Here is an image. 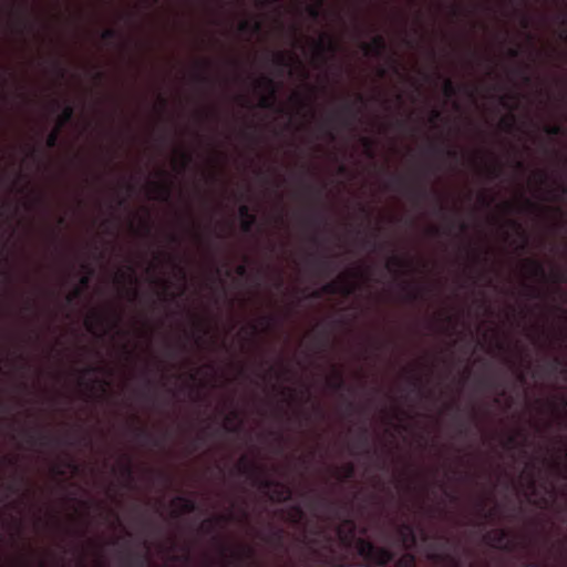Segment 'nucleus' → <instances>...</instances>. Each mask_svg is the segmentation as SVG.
I'll use <instances>...</instances> for the list:
<instances>
[{
	"mask_svg": "<svg viewBox=\"0 0 567 567\" xmlns=\"http://www.w3.org/2000/svg\"><path fill=\"white\" fill-rule=\"evenodd\" d=\"M238 471L240 474L251 477L254 485L268 492L271 501L285 503L291 499V489L287 485L280 481L264 477L261 475V468L249 461L247 456H243L239 460Z\"/></svg>",
	"mask_w": 567,
	"mask_h": 567,
	"instance_id": "obj_1",
	"label": "nucleus"
},
{
	"mask_svg": "<svg viewBox=\"0 0 567 567\" xmlns=\"http://www.w3.org/2000/svg\"><path fill=\"white\" fill-rule=\"evenodd\" d=\"M483 540L491 547L512 551L515 548L514 542L511 539L509 532L505 528H496L484 534Z\"/></svg>",
	"mask_w": 567,
	"mask_h": 567,
	"instance_id": "obj_2",
	"label": "nucleus"
},
{
	"mask_svg": "<svg viewBox=\"0 0 567 567\" xmlns=\"http://www.w3.org/2000/svg\"><path fill=\"white\" fill-rule=\"evenodd\" d=\"M352 292V288L344 280L341 281H330L321 287V289L316 290L311 293V298L320 299L323 295H337L343 293L344 296H349Z\"/></svg>",
	"mask_w": 567,
	"mask_h": 567,
	"instance_id": "obj_3",
	"label": "nucleus"
},
{
	"mask_svg": "<svg viewBox=\"0 0 567 567\" xmlns=\"http://www.w3.org/2000/svg\"><path fill=\"white\" fill-rule=\"evenodd\" d=\"M316 58L323 61L328 53H334L338 50V43L328 34H322L313 41Z\"/></svg>",
	"mask_w": 567,
	"mask_h": 567,
	"instance_id": "obj_4",
	"label": "nucleus"
},
{
	"mask_svg": "<svg viewBox=\"0 0 567 567\" xmlns=\"http://www.w3.org/2000/svg\"><path fill=\"white\" fill-rule=\"evenodd\" d=\"M258 86L266 89L269 92V95L262 96L259 101V105L262 109H270L275 104V95L277 92V86L275 81L270 76H261L257 81Z\"/></svg>",
	"mask_w": 567,
	"mask_h": 567,
	"instance_id": "obj_5",
	"label": "nucleus"
},
{
	"mask_svg": "<svg viewBox=\"0 0 567 567\" xmlns=\"http://www.w3.org/2000/svg\"><path fill=\"white\" fill-rule=\"evenodd\" d=\"M24 435H25L27 442L31 446L38 445L41 447H47V446H50L52 443H55V444L61 443V441L59 439L52 437L49 434H45V433L39 432V431L25 430Z\"/></svg>",
	"mask_w": 567,
	"mask_h": 567,
	"instance_id": "obj_6",
	"label": "nucleus"
},
{
	"mask_svg": "<svg viewBox=\"0 0 567 567\" xmlns=\"http://www.w3.org/2000/svg\"><path fill=\"white\" fill-rule=\"evenodd\" d=\"M362 50L367 56L381 58L386 49V42L382 35H375L371 42H363Z\"/></svg>",
	"mask_w": 567,
	"mask_h": 567,
	"instance_id": "obj_7",
	"label": "nucleus"
},
{
	"mask_svg": "<svg viewBox=\"0 0 567 567\" xmlns=\"http://www.w3.org/2000/svg\"><path fill=\"white\" fill-rule=\"evenodd\" d=\"M398 534L404 546L411 547L416 543V535L414 527L409 523H403L398 528Z\"/></svg>",
	"mask_w": 567,
	"mask_h": 567,
	"instance_id": "obj_8",
	"label": "nucleus"
},
{
	"mask_svg": "<svg viewBox=\"0 0 567 567\" xmlns=\"http://www.w3.org/2000/svg\"><path fill=\"white\" fill-rule=\"evenodd\" d=\"M412 265L410 259H405L398 255H392L386 261V268L390 272L400 274L402 270L409 269Z\"/></svg>",
	"mask_w": 567,
	"mask_h": 567,
	"instance_id": "obj_9",
	"label": "nucleus"
},
{
	"mask_svg": "<svg viewBox=\"0 0 567 567\" xmlns=\"http://www.w3.org/2000/svg\"><path fill=\"white\" fill-rule=\"evenodd\" d=\"M83 268L87 270V275L81 277V279H80L81 287L74 288V290L66 296L68 303H72L75 299L80 298L82 295L83 288H86L90 284L93 270L87 266V264H83Z\"/></svg>",
	"mask_w": 567,
	"mask_h": 567,
	"instance_id": "obj_10",
	"label": "nucleus"
},
{
	"mask_svg": "<svg viewBox=\"0 0 567 567\" xmlns=\"http://www.w3.org/2000/svg\"><path fill=\"white\" fill-rule=\"evenodd\" d=\"M394 559V553L386 547H377L373 554L371 563L378 566H386Z\"/></svg>",
	"mask_w": 567,
	"mask_h": 567,
	"instance_id": "obj_11",
	"label": "nucleus"
},
{
	"mask_svg": "<svg viewBox=\"0 0 567 567\" xmlns=\"http://www.w3.org/2000/svg\"><path fill=\"white\" fill-rule=\"evenodd\" d=\"M546 372L548 374L559 373L567 379V362L560 357H554L550 362L546 365Z\"/></svg>",
	"mask_w": 567,
	"mask_h": 567,
	"instance_id": "obj_12",
	"label": "nucleus"
},
{
	"mask_svg": "<svg viewBox=\"0 0 567 567\" xmlns=\"http://www.w3.org/2000/svg\"><path fill=\"white\" fill-rule=\"evenodd\" d=\"M173 506H179L181 513L190 514L198 509L196 502L189 497L177 496L172 502Z\"/></svg>",
	"mask_w": 567,
	"mask_h": 567,
	"instance_id": "obj_13",
	"label": "nucleus"
},
{
	"mask_svg": "<svg viewBox=\"0 0 567 567\" xmlns=\"http://www.w3.org/2000/svg\"><path fill=\"white\" fill-rule=\"evenodd\" d=\"M358 554L364 559L371 561L374 551L377 550V546L367 539H359L357 545Z\"/></svg>",
	"mask_w": 567,
	"mask_h": 567,
	"instance_id": "obj_14",
	"label": "nucleus"
},
{
	"mask_svg": "<svg viewBox=\"0 0 567 567\" xmlns=\"http://www.w3.org/2000/svg\"><path fill=\"white\" fill-rule=\"evenodd\" d=\"M309 506L315 511L331 512L334 509L336 504L323 496H316L310 499Z\"/></svg>",
	"mask_w": 567,
	"mask_h": 567,
	"instance_id": "obj_15",
	"label": "nucleus"
},
{
	"mask_svg": "<svg viewBox=\"0 0 567 567\" xmlns=\"http://www.w3.org/2000/svg\"><path fill=\"white\" fill-rule=\"evenodd\" d=\"M310 264L315 267V269L320 274H331L332 268L331 265H333L330 257H320V258H311Z\"/></svg>",
	"mask_w": 567,
	"mask_h": 567,
	"instance_id": "obj_16",
	"label": "nucleus"
},
{
	"mask_svg": "<svg viewBox=\"0 0 567 567\" xmlns=\"http://www.w3.org/2000/svg\"><path fill=\"white\" fill-rule=\"evenodd\" d=\"M525 265L528 267L530 274L534 277L542 278V279L546 278V271H545L544 265L539 260L529 258V259L525 260Z\"/></svg>",
	"mask_w": 567,
	"mask_h": 567,
	"instance_id": "obj_17",
	"label": "nucleus"
},
{
	"mask_svg": "<svg viewBox=\"0 0 567 567\" xmlns=\"http://www.w3.org/2000/svg\"><path fill=\"white\" fill-rule=\"evenodd\" d=\"M231 519H233V515H219V516L213 517L210 519H207L202 525V528L206 533H212L216 528L217 525L228 523Z\"/></svg>",
	"mask_w": 567,
	"mask_h": 567,
	"instance_id": "obj_18",
	"label": "nucleus"
},
{
	"mask_svg": "<svg viewBox=\"0 0 567 567\" xmlns=\"http://www.w3.org/2000/svg\"><path fill=\"white\" fill-rule=\"evenodd\" d=\"M152 187L157 193V198L161 200L166 202L171 197L172 186L169 183L153 182Z\"/></svg>",
	"mask_w": 567,
	"mask_h": 567,
	"instance_id": "obj_19",
	"label": "nucleus"
},
{
	"mask_svg": "<svg viewBox=\"0 0 567 567\" xmlns=\"http://www.w3.org/2000/svg\"><path fill=\"white\" fill-rule=\"evenodd\" d=\"M328 385L334 391H343L348 389L343 375L339 370H336L333 378L328 380Z\"/></svg>",
	"mask_w": 567,
	"mask_h": 567,
	"instance_id": "obj_20",
	"label": "nucleus"
},
{
	"mask_svg": "<svg viewBox=\"0 0 567 567\" xmlns=\"http://www.w3.org/2000/svg\"><path fill=\"white\" fill-rule=\"evenodd\" d=\"M431 559L440 563H444L447 567H457L458 559L451 554H432Z\"/></svg>",
	"mask_w": 567,
	"mask_h": 567,
	"instance_id": "obj_21",
	"label": "nucleus"
},
{
	"mask_svg": "<svg viewBox=\"0 0 567 567\" xmlns=\"http://www.w3.org/2000/svg\"><path fill=\"white\" fill-rule=\"evenodd\" d=\"M430 151L433 153V154H437V155H446L447 157L454 159V161H457L458 159V152L454 148H443L441 146H437L435 144H431L430 145Z\"/></svg>",
	"mask_w": 567,
	"mask_h": 567,
	"instance_id": "obj_22",
	"label": "nucleus"
},
{
	"mask_svg": "<svg viewBox=\"0 0 567 567\" xmlns=\"http://www.w3.org/2000/svg\"><path fill=\"white\" fill-rule=\"evenodd\" d=\"M508 225L514 228L515 230H517L518 235L520 236L523 243L522 245L519 246V248L522 250H525L526 247H527V244H528V236L527 234L525 233V230L523 229L522 225L515 220V219H509L508 220Z\"/></svg>",
	"mask_w": 567,
	"mask_h": 567,
	"instance_id": "obj_23",
	"label": "nucleus"
},
{
	"mask_svg": "<svg viewBox=\"0 0 567 567\" xmlns=\"http://www.w3.org/2000/svg\"><path fill=\"white\" fill-rule=\"evenodd\" d=\"M73 116H74L73 106L70 104L64 105L62 113L60 115V122L58 124V127L62 128L64 126V124L72 121Z\"/></svg>",
	"mask_w": 567,
	"mask_h": 567,
	"instance_id": "obj_24",
	"label": "nucleus"
},
{
	"mask_svg": "<svg viewBox=\"0 0 567 567\" xmlns=\"http://www.w3.org/2000/svg\"><path fill=\"white\" fill-rule=\"evenodd\" d=\"M315 4L307 6L306 10L309 17L313 20H318L321 16V7L324 0H313Z\"/></svg>",
	"mask_w": 567,
	"mask_h": 567,
	"instance_id": "obj_25",
	"label": "nucleus"
},
{
	"mask_svg": "<svg viewBox=\"0 0 567 567\" xmlns=\"http://www.w3.org/2000/svg\"><path fill=\"white\" fill-rule=\"evenodd\" d=\"M61 127H55L53 131H51L47 138H45V145L48 148H54L58 146L59 144V138H60V134H61Z\"/></svg>",
	"mask_w": 567,
	"mask_h": 567,
	"instance_id": "obj_26",
	"label": "nucleus"
},
{
	"mask_svg": "<svg viewBox=\"0 0 567 567\" xmlns=\"http://www.w3.org/2000/svg\"><path fill=\"white\" fill-rule=\"evenodd\" d=\"M458 92V86L451 80L445 79L443 83V93L447 99L454 97Z\"/></svg>",
	"mask_w": 567,
	"mask_h": 567,
	"instance_id": "obj_27",
	"label": "nucleus"
},
{
	"mask_svg": "<svg viewBox=\"0 0 567 567\" xmlns=\"http://www.w3.org/2000/svg\"><path fill=\"white\" fill-rule=\"evenodd\" d=\"M120 474L122 477L126 478L128 482L133 480L134 471L131 463V460L126 457L125 462L120 466Z\"/></svg>",
	"mask_w": 567,
	"mask_h": 567,
	"instance_id": "obj_28",
	"label": "nucleus"
},
{
	"mask_svg": "<svg viewBox=\"0 0 567 567\" xmlns=\"http://www.w3.org/2000/svg\"><path fill=\"white\" fill-rule=\"evenodd\" d=\"M135 434H136V437L141 441L152 442L156 446L159 445V442L157 440H154L153 435L145 429L136 427Z\"/></svg>",
	"mask_w": 567,
	"mask_h": 567,
	"instance_id": "obj_29",
	"label": "nucleus"
},
{
	"mask_svg": "<svg viewBox=\"0 0 567 567\" xmlns=\"http://www.w3.org/2000/svg\"><path fill=\"white\" fill-rule=\"evenodd\" d=\"M403 290L405 292V299L408 301L414 302L421 299V293L419 290L413 289L410 287V285L404 284Z\"/></svg>",
	"mask_w": 567,
	"mask_h": 567,
	"instance_id": "obj_30",
	"label": "nucleus"
},
{
	"mask_svg": "<svg viewBox=\"0 0 567 567\" xmlns=\"http://www.w3.org/2000/svg\"><path fill=\"white\" fill-rule=\"evenodd\" d=\"M357 445L359 447L365 449L367 452H369V450H368L369 432H368V427L367 426H362L360 429V434H359V437H358V441H357Z\"/></svg>",
	"mask_w": 567,
	"mask_h": 567,
	"instance_id": "obj_31",
	"label": "nucleus"
},
{
	"mask_svg": "<svg viewBox=\"0 0 567 567\" xmlns=\"http://www.w3.org/2000/svg\"><path fill=\"white\" fill-rule=\"evenodd\" d=\"M414 565H415V557L412 554L403 555L395 563V567H413Z\"/></svg>",
	"mask_w": 567,
	"mask_h": 567,
	"instance_id": "obj_32",
	"label": "nucleus"
},
{
	"mask_svg": "<svg viewBox=\"0 0 567 567\" xmlns=\"http://www.w3.org/2000/svg\"><path fill=\"white\" fill-rule=\"evenodd\" d=\"M239 30L241 32H259L261 30V23L259 21H255L254 23H250L249 21H243L239 24Z\"/></svg>",
	"mask_w": 567,
	"mask_h": 567,
	"instance_id": "obj_33",
	"label": "nucleus"
},
{
	"mask_svg": "<svg viewBox=\"0 0 567 567\" xmlns=\"http://www.w3.org/2000/svg\"><path fill=\"white\" fill-rule=\"evenodd\" d=\"M272 62L275 65H277L279 68L288 66V58H287L286 53H284V52L274 53Z\"/></svg>",
	"mask_w": 567,
	"mask_h": 567,
	"instance_id": "obj_34",
	"label": "nucleus"
},
{
	"mask_svg": "<svg viewBox=\"0 0 567 567\" xmlns=\"http://www.w3.org/2000/svg\"><path fill=\"white\" fill-rule=\"evenodd\" d=\"M544 131L550 136H558L564 134V128L559 124L546 125Z\"/></svg>",
	"mask_w": 567,
	"mask_h": 567,
	"instance_id": "obj_35",
	"label": "nucleus"
},
{
	"mask_svg": "<svg viewBox=\"0 0 567 567\" xmlns=\"http://www.w3.org/2000/svg\"><path fill=\"white\" fill-rule=\"evenodd\" d=\"M257 224V217L251 216L250 218L241 219V230L244 233H250L254 226Z\"/></svg>",
	"mask_w": 567,
	"mask_h": 567,
	"instance_id": "obj_36",
	"label": "nucleus"
},
{
	"mask_svg": "<svg viewBox=\"0 0 567 567\" xmlns=\"http://www.w3.org/2000/svg\"><path fill=\"white\" fill-rule=\"evenodd\" d=\"M549 193L551 198H561L567 194V187L559 183L557 184L556 189H551Z\"/></svg>",
	"mask_w": 567,
	"mask_h": 567,
	"instance_id": "obj_37",
	"label": "nucleus"
},
{
	"mask_svg": "<svg viewBox=\"0 0 567 567\" xmlns=\"http://www.w3.org/2000/svg\"><path fill=\"white\" fill-rule=\"evenodd\" d=\"M341 114H348L350 115L352 118L355 117L357 115V111L354 109V104L353 103H346L343 104V106L341 107V110L337 113V115H341Z\"/></svg>",
	"mask_w": 567,
	"mask_h": 567,
	"instance_id": "obj_38",
	"label": "nucleus"
},
{
	"mask_svg": "<svg viewBox=\"0 0 567 567\" xmlns=\"http://www.w3.org/2000/svg\"><path fill=\"white\" fill-rule=\"evenodd\" d=\"M409 194L413 198H426L429 195V192L425 187H420L417 189L409 188Z\"/></svg>",
	"mask_w": 567,
	"mask_h": 567,
	"instance_id": "obj_39",
	"label": "nucleus"
},
{
	"mask_svg": "<svg viewBox=\"0 0 567 567\" xmlns=\"http://www.w3.org/2000/svg\"><path fill=\"white\" fill-rule=\"evenodd\" d=\"M291 522L298 523L303 517V511L299 505L291 507Z\"/></svg>",
	"mask_w": 567,
	"mask_h": 567,
	"instance_id": "obj_40",
	"label": "nucleus"
},
{
	"mask_svg": "<svg viewBox=\"0 0 567 567\" xmlns=\"http://www.w3.org/2000/svg\"><path fill=\"white\" fill-rule=\"evenodd\" d=\"M101 38L104 40V41H112V40H115L118 38V32L115 30V29H105L102 34H101Z\"/></svg>",
	"mask_w": 567,
	"mask_h": 567,
	"instance_id": "obj_41",
	"label": "nucleus"
},
{
	"mask_svg": "<svg viewBox=\"0 0 567 567\" xmlns=\"http://www.w3.org/2000/svg\"><path fill=\"white\" fill-rule=\"evenodd\" d=\"M195 80L203 85H210L213 83L212 78L204 72H197L195 74Z\"/></svg>",
	"mask_w": 567,
	"mask_h": 567,
	"instance_id": "obj_42",
	"label": "nucleus"
},
{
	"mask_svg": "<svg viewBox=\"0 0 567 567\" xmlns=\"http://www.w3.org/2000/svg\"><path fill=\"white\" fill-rule=\"evenodd\" d=\"M503 173L501 164H495L491 167H488V176L491 179L498 178Z\"/></svg>",
	"mask_w": 567,
	"mask_h": 567,
	"instance_id": "obj_43",
	"label": "nucleus"
},
{
	"mask_svg": "<svg viewBox=\"0 0 567 567\" xmlns=\"http://www.w3.org/2000/svg\"><path fill=\"white\" fill-rule=\"evenodd\" d=\"M361 142L368 153V156L373 157V141L369 137H362Z\"/></svg>",
	"mask_w": 567,
	"mask_h": 567,
	"instance_id": "obj_44",
	"label": "nucleus"
},
{
	"mask_svg": "<svg viewBox=\"0 0 567 567\" xmlns=\"http://www.w3.org/2000/svg\"><path fill=\"white\" fill-rule=\"evenodd\" d=\"M94 320H87L86 321V327H87V330L89 331H93V329L95 328L96 324H102L103 323V320L104 318L100 315H95Z\"/></svg>",
	"mask_w": 567,
	"mask_h": 567,
	"instance_id": "obj_45",
	"label": "nucleus"
},
{
	"mask_svg": "<svg viewBox=\"0 0 567 567\" xmlns=\"http://www.w3.org/2000/svg\"><path fill=\"white\" fill-rule=\"evenodd\" d=\"M354 473H355V467L352 463H348L344 467H343V478L346 480H350L354 476Z\"/></svg>",
	"mask_w": 567,
	"mask_h": 567,
	"instance_id": "obj_46",
	"label": "nucleus"
},
{
	"mask_svg": "<svg viewBox=\"0 0 567 567\" xmlns=\"http://www.w3.org/2000/svg\"><path fill=\"white\" fill-rule=\"evenodd\" d=\"M239 212V216L241 217V219H246V218H250L251 216H256L255 214H252L250 212V208L248 205H241L238 209Z\"/></svg>",
	"mask_w": 567,
	"mask_h": 567,
	"instance_id": "obj_47",
	"label": "nucleus"
},
{
	"mask_svg": "<svg viewBox=\"0 0 567 567\" xmlns=\"http://www.w3.org/2000/svg\"><path fill=\"white\" fill-rule=\"evenodd\" d=\"M405 185H406L405 179L402 176L395 175L392 177L391 184L388 187L389 188H392L393 186L403 187Z\"/></svg>",
	"mask_w": 567,
	"mask_h": 567,
	"instance_id": "obj_48",
	"label": "nucleus"
},
{
	"mask_svg": "<svg viewBox=\"0 0 567 567\" xmlns=\"http://www.w3.org/2000/svg\"><path fill=\"white\" fill-rule=\"evenodd\" d=\"M410 379H411V383H412L413 388L417 389L420 391L422 388L421 377L413 373V374H411Z\"/></svg>",
	"mask_w": 567,
	"mask_h": 567,
	"instance_id": "obj_49",
	"label": "nucleus"
},
{
	"mask_svg": "<svg viewBox=\"0 0 567 567\" xmlns=\"http://www.w3.org/2000/svg\"><path fill=\"white\" fill-rule=\"evenodd\" d=\"M526 290L528 291V297L530 298H539V290L534 286H526Z\"/></svg>",
	"mask_w": 567,
	"mask_h": 567,
	"instance_id": "obj_50",
	"label": "nucleus"
},
{
	"mask_svg": "<svg viewBox=\"0 0 567 567\" xmlns=\"http://www.w3.org/2000/svg\"><path fill=\"white\" fill-rule=\"evenodd\" d=\"M537 175H538L539 182H540L542 184L547 183V182H548V179H549V175H548L545 171H539V172L537 173Z\"/></svg>",
	"mask_w": 567,
	"mask_h": 567,
	"instance_id": "obj_51",
	"label": "nucleus"
},
{
	"mask_svg": "<svg viewBox=\"0 0 567 567\" xmlns=\"http://www.w3.org/2000/svg\"><path fill=\"white\" fill-rule=\"evenodd\" d=\"M480 511L483 513V517L484 518H489V517H493L494 516V512L493 511H489V512H485V504L484 503H480Z\"/></svg>",
	"mask_w": 567,
	"mask_h": 567,
	"instance_id": "obj_52",
	"label": "nucleus"
},
{
	"mask_svg": "<svg viewBox=\"0 0 567 567\" xmlns=\"http://www.w3.org/2000/svg\"><path fill=\"white\" fill-rule=\"evenodd\" d=\"M182 158H183V168H185L192 162V156H190V154L184 152V153H182Z\"/></svg>",
	"mask_w": 567,
	"mask_h": 567,
	"instance_id": "obj_53",
	"label": "nucleus"
},
{
	"mask_svg": "<svg viewBox=\"0 0 567 567\" xmlns=\"http://www.w3.org/2000/svg\"><path fill=\"white\" fill-rule=\"evenodd\" d=\"M236 272H237L238 276L245 277L247 275V267H246V265L237 266Z\"/></svg>",
	"mask_w": 567,
	"mask_h": 567,
	"instance_id": "obj_54",
	"label": "nucleus"
},
{
	"mask_svg": "<svg viewBox=\"0 0 567 567\" xmlns=\"http://www.w3.org/2000/svg\"><path fill=\"white\" fill-rule=\"evenodd\" d=\"M54 69H55L56 73L59 74L60 78H64L65 70L61 66L60 62H55L54 63Z\"/></svg>",
	"mask_w": 567,
	"mask_h": 567,
	"instance_id": "obj_55",
	"label": "nucleus"
},
{
	"mask_svg": "<svg viewBox=\"0 0 567 567\" xmlns=\"http://www.w3.org/2000/svg\"><path fill=\"white\" fill-rule=\"evenodd\" d=\"M501 124H502L503 128L506 131H511L513 128V121H511V120H502Z\"/></svg>",
	"mask_w": 567,
	"mask_h": 567,
	"instance_id": "obj_56",
	"label": "nucleus"
},
{
	"mask_svg": "<svg viewBox=\"0 0 567 567\" xmlns=\"http://www.w3.org/2000/svg\"><path fill=\"white\" fill-rule=\"evenodd\" d=\"M307 223L310 225H317L319 223H324V221L317 216H311V217L307 218Z\"/></svg>",
	"mask_w": 567,
	"mask_h": 567,
	"instance_id": "obj_57",
	"label": "nucleus"
},
{
	"mask_svg": "<svg viewBox=\"0 0 567 567\" xmlns=\"http://www.w3.org/2000/svg\"><path fill=\"white\" fill-rule=\"evenodd\" d=\"M441 117V112L436 109L432 110L431 112V121H437Z\"/></svg>",
	"mask_w": 567,
	"mask_h": 567,
	"instance_id": "obj_58",
	"label": "nucleus"
},
{
	"mask_svg": "<svg viewBox=\"0 0 567 567\" xmlns=\"http://www.w3.org/2000/svg\"><path fill=\"white\" fill-rule=\"evenodd\" d=\"M262 323H265L267 327H270L274 323V318L270 316H265L261 318Z\"/></svg>",
	"mask_w": 567,
	"mask_h": 567,
	"instance_id": "obj_59",
	"label": "nucleus"
},
{
	"mask_svg": "<svg viewBox=\"0 0 567 567\" xmlns=\"http://www.w3.org/2000/svg\"><path fill=\"white\" fill-rule=\"evenodd\" d=\"M508 55H509L511 58H518V55H519V50H518L517 48H511V49L508 50Z\"/></svg>",
	"mask_w": 567,
	"mask_h": 567,
	"instance_id": "obj_60",
	"label": "nucleus"
},
{
	"mask_svg": "<svg viewBox=\"0 0 567 567\" xmlns=\"http://www.w3.org/2000/svg\"><path fill=\"white\" fill-rule=\"evenodd\" d=\"M506 445H509V446H515L516 445V436L515 435H509L506 440Z\"/></svg>",
	"mask_w": 567,
	"mask_h": 567,
	"instance_id": "obj_61",
	"label": "nucleus"
},
{
	"mask_svg": "<svg viewBox=\"0 0 567 567\" xmlns=\"http://www.w3.org/2000/svg\"><path fill=\"white\" fill-rule=\"evenodd\" d=\"M172 261H173V265H175V267L178 269V272L181 274V277L184 279L185 276H186L185 270L182 267L178 266V262L175 259H173Z\"/></svg>",
	"mask_w": 567,
	"mask_h": 567,
	"instance_id": "obj_62",
	"label": "nucleus"
},
{
	"mask_svg": "<svg viewBox=\"0 0 567 567\" xmlns=\"http://www.w3.org/2000/svg\"><path fill=\"white\" fill-rule=\"evenodd\" d=\"M363 244H364V246H370V245H372L374 249H375V248H380V247L382 246V245L378 244L377 241H371V240H369V239H365V240L363 241Z\"/></svg>",
	"mask_w": 567,
	"mask_h": 567,
	"instance_id": "obj_63",
	"label": "nucleus"
},
{
	"mask_svg": "<svg viewBox=\"0 0 567 567\" xmlns=\"http://www.w3.org/2000/svg\"><path fill=\"white\" fill-rule=\"evenodd\" d=\"M123 564H124L125 566H127V567H128V566H132V564H133L132 557H131L130 555H126V556L124 557V559H123Z\"/></svg>",
	"mask_w": 567,
	"mask_h": 567,
	"instance_id": "obj_64",
	"label": "nucleus"
}]
</instances>
